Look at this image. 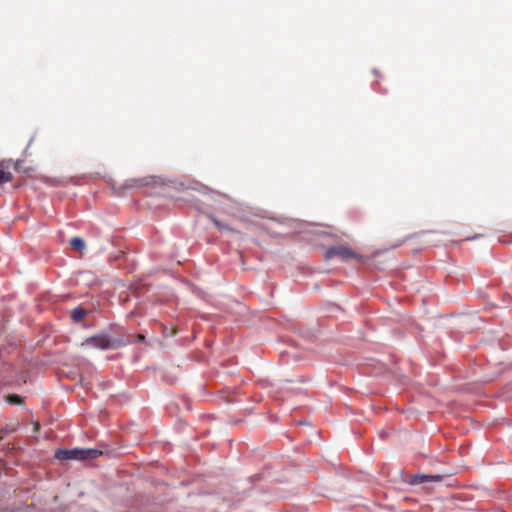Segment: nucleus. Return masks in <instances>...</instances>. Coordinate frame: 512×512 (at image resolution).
Segmentation results:
<instances>
[{
	"mask_svg": "<svg viewBox=\"0 0 512 512\" xmlns=\"http://www.w3.org/2000/svg\"><path fill=\"white\" fill-rule=\"evenodd\" d=\"M101 454L102 451L97 449L75 448L70 450H59L56 452V457L58 459L87 460L97 458Z\"/></svg>",
	"mask_w": 512,
	"mask_h": 512,
	"instance_id": "obj_1",
	"label": "nucleus"
},
{
	"mask_svg": "<svg viewBox=\"0 0 512 512\" xmlns=\"http://www.w3.org/2000/svg\"><path fill=\"white\" fill-rule=\"evenodd\" d=\"M334 256H338L342 259L347 260V259L356 258L357 254L354 251H352L349 247L337 246V247H333V248L329 249L326 252V258H332Z\"/></svg>",
	"mask_w": 512,
	"mask_h": 512,
	"instance_id": "obj_2",
	"label": "nucleus"
},
{
	"mask_svg": "<svg viewBox=\"0 0 512 512\" xmlns=\"http://www.w3.org/2000/svg\"><path fill=\"white\" fill-rule=\"evenodd\" d=\"M442 477L440 475H417L414 477V481L413 483L415 484H418V483H423L425 481H435V482H439L441 481Z\"/></svg>",
	"mask_w": 512,
	"mask_h": 512,
	"instance_id": "obj_4",
	"label": "nucleus"
},
{
	"mask_svg": "<svg viewBox=\"0 0 512 512\" xmlns=\"http://www.w3.org/2000/svg\"><path fill=\"white\" fill-rule=\"evenodd\" d=\"M11 180V173L0 169V184L9 182Z\"/></svg>",
	"mask_w": 512,
	"mask_h": 512,
	"instance_id": "obj_7",
	"label": "nucleus"
},
{
	"mask_svg": "<svg viewBox=\"0 0 512 512\" xmlns=\"http://www.w3.org/2000/svg\"><path fill=\"white\" fill-rule=\"evenodd\" d=\"M70 245L73 249L81 251L85 247V242L82 238L75 237L71 239Z\"/></svg>",
	"mask_w": 512,
	"mask_h": 512,
	"instance_id": "obj_6",
	"label": "nucleus"
},
{
	"mask_svg": "<svg viewBox=\"0 0 512 512\" xmlns=\"http://www.w3.org/2000/svg\"><path fill=\"white\" fill-rule=\"evenodd\" d=\"M85 315H86V310H84L83 308H80V307H77L71 311V318L76 322L82 320Z\"/></svg>",
	"mask_w": 512,
	"mask_h": 512,
	"instance_id": "obj_5",
	"label": "nucleus"
},
{
	"mask_svg": "<svg viewBox=\"0 0 512 512\" xmlns=\"http://www.w3.org/2000/svg\"><path fill=\"white\" fill-rule=\"evenodd\" d=\"M18 400H19L18 396H11V397L9 398V401H10V402H18Z\"/></svg>",
	"mask_w": 512,
	"mask_h": 512,
	"instance_id": "obj_8",
	"label": "nucleus"
},
{
	"mask_svg": "<svg viewBox=\"0 0 512 512\" xmlns=\"http://www.w3.org/2000/svg\"><path fill=\"white\" fill-rule=\"evenodd\" d=\"M82 346H89L100 349H107L110 346L109 339L104 335L90 337L81 344Z\"/></svg>",
	"mask_w": 512,
	"mask_h": 512,
	"instance_id": "obj_3",
	"label": "nucleus"
},
{
	"mask_svg": "<svg viewBox=\"0 0 512 512\" xmlns=\"http://www.w3.org/2000/svg\"><path fill=\"white\" fill-rule=\"evenodd\" d=\"M143 339H144V337L140 335L139 336V341H142Z\"/></svg>",
	"mask_w": 512,
	"mask_h": 512,
	"instance_id": "obj_9",
	"label": "nucleus"
}]
</instances>
